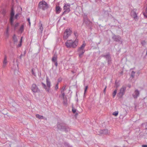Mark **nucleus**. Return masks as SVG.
Returning a JSON list of instances; mask_svg holds the SVG:
<instances>
[{"label":"nucleus","mask_w":147,"mask_h":147,"mask_svg":"<svg viewBox=\"0 0 147 147\" xmlns=\"http://www.w3.org/2000/svg\"><path fill=\"white\" fill-rule=\"evenodd\" d=\"M65 44L67 48H75L78 44V40L76 39L74 41L71 40H67Z\"/></svg>","instance_id":"1"},{"label":"nucleus","mask_w":147,"mask_h":147,"mask_svg":"<svg viewBox=\"0 0 147 147\" xmlns=\"http://www.w3.org/2000/svg\"><path fill=\"white\" fill-rule=\"evenodd\" d=\"M57 126L58 129L64 131L66 132L70 130L69 127L63 123L58 122Z\"/></svg>","instance_id":"2"},{"label":"nucleus","mask_w":147,"mask_h":147,"mask_svg":"<svg viewBox=\"0 0 147 147\" xmlns=\"http://www.w3.org/2000/svg\"><path fill=\"white\" fill-rule=\"evenodd\" d=\"M83 44L81 46L79 47L78 49V52L79 55V58L81 59L84 56V54L85 52V50L84 49L86 45V44L85 42V41H84Z\"/></svg>","instance_id":"3"},{"label":"nucleus","mask_w":147,"mask_h":147,"mask_svg":"<svg viewBox=\"0 0 147 147\" xmlns=\"http://www.w3.org/2000/svg\"><path fill=\"white\" fill-rule=\"evenodd\" d=\"M39 9L45 10L47 9L49 7L48 5L45 1H42L39 2L38 5Z\"/></svg>","instance_id":"4"},{"label":"nucleus","mask_w":147,"mask_h":147,"mask_svg":"<svg viewBox=\"0 0 147 147\" xmlns=\"http://www.w3.org/2000/svg\"><path fill=\"white\" fill-rule=\"evenodd\" d=\"M70 4L65 3L63 6V10L64 11L62 13L61 16L69 13L70 11Z\"/></svg>","instance_id":"5"},{"label":"nucleus","mask_w":147,"mask_h":147,"mask_svg":"<svg viewBox=\"0 0 147 147\" xmlns=\"http://www.w3.org/2000/svg\"><path fill=\"white\" fill-rule=\"evenodd\" d=\"M112 38L115 42H120L121 44L122 43V39L119 36L116 35L115 34H113Z\"/></svg>","instance_id":"6"},{"label":"nucleus","mask_w":147,"mask_h":147,"mask_svg":"<svg viewBox=\"0 0 147 147\" xmlns=\"http://www.w3.org/2000/svg\"><path fill=\"white\" fill-rule=\"evenodd\" d=\"M71 28L66 29L64 33L63 39L64 40L67 39L69 36L71 35Z\"/></svg>","instance_id":"7"},{"label":"nucleus","mask_w":147,"mask_h":147,"mask_svg":"<svg viewBox=\"0 0 147 147\" xmlns=\"http://www.w3.org/2000/svg\"><path fill=\"white\" fill-rule=\"evenodd\" d=\"M83 23L84 24L87 26H90L92 24V22L88 19L86 15L84 16L83 17Z\"/></svg>","instance_id":"8"},{"label":"nucleus","mask_w":147,"mask_h":147,"mask_svg":"<svg viewBox=\"0 0 147 147\" xmlns=\"http://www.w3.org/2000/svg\"><path fill=\"white\" fill-rule=\"evenodd\" d=\"M126 89V87L124 86H122V87L120 89V92L118 94V97L119 98H121L123 96L124 94Z\"/></svg>","instance_id":"9"},{"label":"nucleus","mask_w":147,"mask_h":147,"mask_svg":"<svg viewBox=\"0 0 147 147\" xmlns=\"http://www.w3.org/2000/svg\"><path fill=\"white\" fill-rule=\"evenodd\" d=\"M31 90L34 92H40V90H39L36 85L35 84H33L31 87Z\"/></svg>","instance_id":"10"},{"label":"nucleus","mask_w":147,"mask_h":147,"mask_svg":"<svg viewBox=\"0 0 147 147\" xmlns=\"http://www.w3.org/2000/svg\"><path fill=\"white\" fill-rule=\"evenodd\" d=\"M101 56L104 57L106 58L109 64L110 63V62L111 61V57L109 53H108L106 55H102Z\"/></svg>","instance_id":"11"},{"label":"nucleus","mask_w":147,"mask_h":147,"mask_svg":"<svg viewBox=\"0 0 147 147\" xmlns=\"http://www.w3.org/2000/svg\"><path fill=\"white\" fill-rule=\"evenodd\" d=\"M140 92L138 89H136L132 94V96L134 99H136L139 96Z\"/></svg>","instance_id":"12"},{"label":"nucleus","mask_w":147,"mask_h":147,"mask_svg":"<svg viewBox=\"0 0 147 147\" xmlns=\"http://www.w3.org/2000/svg\"><path fill=\"white\" fill-rule=\"evenodd\" d=\"M46 82L47 84V87L48 88L47 90H49V92L50 90V87H51V82L49 80V78L48 77H46Z\"/></svg>","instance_id":"13"},{"label":"nucleus","mask_w":147,"mask_h":147,"mask_svg":"<svg viewBox=\"0 0 147 147\" xmlns=\"http://www.w3.org/2000/svg\"><path fill=\"white\" fill-rule=\"evenodd\" d=\"M99 134H98V135H106L108 133V130L107 129H104L103 130H100L99 131Z\"/></svg>","instance_id":"14"},{"label":"nucleus","mask_w":147,"mask_h":147,"mask_svg":"<svg viewBox=\"0 0 147 147\" xmlns=\"http://www.w3.org/2000/svg\"><path fill=\"white\" fill-rule=\"evenodd\" d=\"M12 39L14 44H16L18 42V40L17 37L15 34H14L13 35Z\"/></svg>","instance_id":"15"},{"label":"nucleus","mask_w":147,"mask_h":147,"mask_svg":"<svg viewBox=\"0 0 147 147\" xmlns=\"http://www.w3.org/2000/svg\"><path fill=\"white\" fill-rule=\"evenodd\" d=\"M131 14L134 19H136L137 18V15L136 13L135 9H134L133 11H132Z\"/></svg>","instance_id":"16"},{"label":"nucleus","mask_w":147,"mask_h":147,"mask_svg":"<svg viewBox=\"0 0 147 147\" xmlns=\"http://www.w3.org/2000/svg\"><path fill=\"white\" fill-rule=\"evenodd\" d=\"M56 13H59L61 11L62 9L59 6H56L55 8Z\"/></svg>","instance_id":"17"},{"label":"nucleus","mask_w":147,"mask_h":147,"mask_svg":"<svg viewBox=\"0 0 147 147\" xmlns=\"http://www.w3.org/2000/svg\"><path fill=\"white\" fill-rule=\"evenodd\" d=\"M7 56L6 55H5L4 58V60H3V67H5L6 65V64L7 62Z\"/></svg>","instance_id":"18"},{"label":"nucleus","mask_w":147,"mask_h":147,"mask_svg":"<svg viewBox=\"0 0 147 147\" xmlns=\"http://www.w3.org/2000/svg\"><path fill=\"white\" fill-rule=\"evenodd\" d=\"M39 24L40 27L39 29V30L40 31L41 33H42L43 28L42 26V24L40 22V23H39Z\"/></svg>","instance_id":"19"},{"label":"nucleus","mask_w":147,"mask_h":147,"mask_svg":"<svg viewBox=\"0 0 147 147\" xmlns=\"http://www.w3.org/2000/svg\"><path fill=\"white\" fill-rule=\"evenodd\" d=\"M52 61L53 62H55L57 61V55H56L54 54L53 56V57Z\"/></svg>","instance_id":"20"},{"label":"nucleus","mask_w":147,"mask_h":147,"mask_svg":"<svg viewBox=\"0 0 147 147\" xmlns=\"http://www.w3.org/2000/svg\"><path fill=\"white\" fill-rule=\"evenodd\" d=\"M63 103L64 105H67V100L66 97L63 98Z\"/></svg>","instance_id":"21"},{"label":"nucleus","mask_w":147,"mask_h":147,"mask_svg":"<svg viewBox=\"0 0 147 147\" xmlns=\"http://www.w3.org/2000/svg\"><path fill=\"white\" fill-rule=\"evenodd\" d=\"M14 10L13 7L11 8V11L10 13V17H14Z\"/></svg>","instance_id":"22"},{"label":"nucleus","mask_w":147,"mask_h":147,"mask_svg":"<svg viewBox=\"0 0 147 147\" xmlns=\"http://www.w3.org/2000/svg\"><path fill=\"white\" fill-rule=\"evenodd\" d=\"M41 84H42V86L48 92H49V90H47V89H48V88L46 85L42 82H41Z\"/></svg>","instance_id":"23"},{"label":"nucleus","mask_w":147,"mask_h":147,"mask_svg":"<svg viewBox=\"0 0 147 147\" xmlns=\"http://www.w3.org/2000/svg\"><path fill=\"white\" fill-rule=\"evenodd\" d=\"M24 29V26L23 25H22L21 26L19 29V31L21 33H22L23 32V31Z\"/></svg>","instance_id":"24"},{"label":"nucleus","mask_w":147,"mask_h":147,"mask_svg":"<svg viewBox=\"0 0 147 147\" xmlns=\"http://www.w3.org/2000/svg\"><path fill=\"white\" fill-rule=\"evenodd\" d=\"M36 118L39 119H43L44 118V117L43 116L40 115L38 114H36Z\"/></svg>","instance_id":"25"},{"label":"nucleus","mask_w":147,"mask_h":147,"mask_svg":"<svg viewBox=\"0 0 147 147\" xmlns=\"http://www.w3.org/2000/svg\"><path fill=\"white\" fill-rule=\"evenodd\" d=\"M13 17H10V23L12 26H13Z\"/></svg>","instance_id":"26"},{"label":"nucleus","mask_w":147,"mask_h":147,"mask_svg":"<svg viewBox=\"0 0 147 147\" xmlns=\"http://www.w3.org/2000/svg\"><path fill=\"white\" fill-rule=\"evenodd\" d=\"M117 89H115V90L114 91V92L113 93V98H114L115 97V95L117 92Z\"/></svg>","instance_id":"27"},{"label":"nucleus","mask_w":147,"mask_h":147,"mask_svg":"<svg viewBox=\"0 0 147 147\" xmlns=\"http://www.w3.org/2000/svg\"><path fill=\"white\" fill-rule=\"evenodd\" d=\"M135 74V71H132L131 72V76L132 78H134Z\"/></svg>","instance_id":"28"},{"label":"nucleus","mask_w":147,"mask_h":147,"mask_svg":"<svg viewBox=\"0 0 147 147\" xmlns=\"http://www.w3.org/2000/svg\"><path fill=\"white\" fill-rule=\"evenodd\" d=\"M115 86L116 88H117L119 86V84L118 82L115 81Z\"/></svg>","instance_id":"29"},{"label":"nucleus","mask_w":147,"mask_h":147,"mask_svg":"<svg viewBox=\"0 0 147 147\" xmlns=\"http://www.w3.org/2000/svg\"><path fill=\"white\" fill-rule=\"evenodd\" d=\"M22 37H21V38L20 41V43L18 44V45H17V47H21L22 45Z\"/></svg>","instance_id":"30"},{"label":"nucleus","mask_w":147,"mask_h":147,"mask_svg":"<svg viewBox=\"0 0 147 147\" xmlns=\"http://www.w3.org/2000/svg\"><path fill=\"white\" fill-rule=\"evenodd\" d=\"M118 111H115L113 113V115H114L115 116H117L118 115Z\"/></svg>","instance_id":"31"},{"label":"nucleus","mask_w":147,"mask_h":147,"mask_svg":"<svg viewBox=\"0 0 147 147\" xmlns=\"http://www.w3.org/2000/svg\"><path fill=\"white\" fill-rule=\"evenodd\" d=\"M74 34L76 38L78 36V34L77 32V31H76L74 32Z\"/></svg>","instance_id":"32"},{"label":"nucleus","mask_w":147,"mask_h":147,"mask_svg":"<svg viewBox=\"0 0 147 147\" xmlns=\"http://www.w3.org/2000/svg\"><path fill=\"white\" fill-rule=\"evenodd\" d=\"M72 111L73 113H75L76 111V110L73 107H72Z\"/></svg>","instance_id":"33"},{"label":"nucleus","mask_w":147,"mask_h":147,"mask_svg":"<svg viewBox=\"0 0 147 147\" xmlns=\"http://www.w3.org/2000/svg\"><path fill=\"white\" fill-rule=\"evenodd\" d=\"M61 93L62 94L61 96H62L63 98H65V94L64 92H61Z\"/></svg>","instance_id":"34"},{"label":"nucleus","mask_w":147,"mask_h":147,"mask_svg":"<svg viewBox=\"0 0 147 147\" xmlns=\"http://www.w3.org/2000/svg\"><path fill=\"white\" fill-rule=\"evenodd\" d=\"M65 87H66L65 86H63L62 88L61 92H64V91H65Z\"/></svg>","instance_id":"35"},{"label":"nucleus","mask_w":147,"mask_h":147,"mask_svg":"<svg viewBox=\"0 0 147 147\" xmlns=\"http://www.w3.org/2000/svg\"><path fill=\"white\" fill-rule=\"evenodd\" d=\"M58 83H57L55 85V89L56 90H57L58 89Z\"/></svg>","instance_id":"36"},{"label":"nucleus","mask_w":147,"mask_h":147,"mask_svg":"<svg viewBox=\"0 0 147 147\" xmlns=\"http://www.w3.org/2000/svg\"><path fill=\"white\" fill-rule=\"evenodd\" d=\"M32 75L34 76H36V74L34 73V71L33 69H32Z\"/></svg>","instance_id":"37"},{"label":"nucleus","mask_w":147,"mask_h":147,"mask_svg":"<svg viewBox=\"0 0 147 147\" xmlns=\"http://www.w3.org/2000/svg\"><path fill=\"white\" fill-rule=\"evenodd\" d=\"M27 21L28 22V23L29 24V25L30 26V25H31V23H30V18H28L27 19Z\"/></svg>","instance_id":"38"},{"label":"nucleus","mask_w":147,"mask_h":147,"mask_svg":"<svg viewBox=\"0 0 147 147\" xmlns=\"http://www.w3.org/2000/svg\"><path fill=\"white\" fill-rule=\"evenodd\" d=\"M88 88V86H86V87L85 88V89H84V94H85L86 92V91H87Z\"/></svg>","instance_id":"39"},{"label":"nucleus","mask_w":147,"mask_h":147,"mask_svg":"<svg viewBox=\"0 0 147 147\" xmlns=\"http://www.w3.org/2000/svg\"><path fill=\"white\" fill-rule=\"evenodd\" d=\"M5 35H6V36H7V37H8V36H9V32H8V31H6V33H5Z\"/></svg>","instance_id":"40"},{"label":"nucleus","mask_w":147,"mask_h":147,"mask_svg":"<svg viewBox=\"0 0 147 147\" xmlns=\"http://www.w3.org/2000/svg\"><path fill=\"white\" fill-rule=\"evenodd\" d=\"M19 25V23H16L14 26V27L15 28H16V27H17Z\"/></svg>","instance_id":"41"},{"label":"nucleus","mask_w":147,"mask_h":147,"mask_svg":"<svg viewBox=\"0 0 147 147\" xmlns=\"http://www.w3.org/2000/svg\"><path fill=\"white\" fill-rule=\"evenodd\" d=\"M19 15V13H17L16 14V15L15 16V18L16 19H17V17Z\"/></svg>","instance_id":"42"},{"label":"nucleus","mask_w":147,"mask_h":147,"mask_svg":"<svg viewBox=\"0 0 147 147\" xmlns=\"http://www.w3.org/2000/svg\"><path fill=\"white\" fill-rule=\"evenodd\" d=\"M66 144L67 147H73L71 146H70L68 144L66 143Z\"/></svg>","instance_id":"43"},{"label":"nucleus","mask_w":147,"mask_h":147,"mask_svg":"<svg viewBox=\"0 0 147 147\" xmlns=\"http://www.w3.org/2000/svg\"><path fill=\"white\" fill-rule=\"evenodd\" d=\"M145 42L144 41H142V42H141V44L143 45H144L145 44Z\"/></svg>","instance_id":"44"},{"label":"nucleus","mask_w":147,"mask_h":147,"mask_svg":"<svg viewBox=\"0 0 147 147\" xmlns=\"http://www.w3.org/2000/svg\"><path fill=\"white\" fill-rule=\"evenodd\" d=\"M54 62L55 63V65L57 67V64H58L57 61Z\"/></svg>","instance_id":"45"},{"label":"nucleus","mask_w":147,"mask_h":147,"mask_svg":"<svg viewBox=\"0 0 147 147\" xmlns=\"http://www.w3.org/2000/svg\"><path fill=\"white\" fill-rule=\"evenodd\" d=\"M5 13H6V12H5V10H3V11L2 12V14H3L4 15Z\"/></svg>","instance_id":"46"},{"label":"nucleus","mask_w":147,"mask_h":147,"mask_svg":"<svg viewBox=\"0 0 147 147\" xmlns=\"http://www.w3.org/2000/svg\"><path fill=\"white\" fill-rule=\"evenodd\" d=\"M106 88H107V87H106V86L105 88H104V90H103V92L105 93V90H106Z\"/></svg>","instance_id":"47"},{"label":"nucleus","mask_w":147,"mask_h":147,"mask_svg":"<svg viewBox=\"0 0 147 147\" xmlns=\"http://www.w3.org/2000/svg\"><path fill=\"white\" fill-rule=\"evenodd\" d=\"M142 147H147V145H142Z\"/></svg>","instance_id":"48"},{"label":"nucleus","mask_w":147,"mask_h":147,"mask_svg":"<svg viewBox=\"0 0 147 147\" xmlns=\"http://www.w3.org/2000/svg\"><path fill=\"white\" fill-rule=\"evenodd\" d=\"M9 27H7V28L6 31H7H7L8 32L9 30Z\"/></svg>","instance_id":"49"},{"label":"nucleus","mask_w":147,"mask_h":147,"mask_svg":"<svg viewBox=\"0 0 147 147\" xmlns=\"http://www.w3.org/2000/svg\"><path fill=\"white\" fill-rule=\"evenodd\" d=\"M22 54H21V55H20V59H21V58H22Z\"/></svg>","instance_id":"50"},{"label":"nucleus","mask_w":147,"mask_h":147,"mask_svg":"<svg viewBox=\"0 0 147 147\" xmlns=\"http://www.w3.org/2000/svg\"><path fill=\"white\" fill-rule=\"evenodd\" d=\"M61 80L60 79H59L58 80V82H60L61 81Z\"/></svg>","instance_id":"51"},{"label":"nucleus","mask_w":147,"mask_h":147,"mask_svg":"<svg viewBox=\"0 0 147 147\" xmlns=\"http://www.w3.org/2000/svg\"><path fill=\"white\" fill-rule=\"evenodd\" d=\"M63 20H65L66 19L65 17L63 18Z\"/></svg>","instance_id":"52"},{"label":"nucleus","mask_w":147,"mask_h":147,"mask_svg":"<svg viewBox=\"0 0 147 147\" xmlns=\"http://www.w3.org/2000/svg\"><path fill=\"white\" fill-rule=\"evenodd\" d=\"M128 87H129V88H130L131 87L130 85H129V86Z\"/></svg>","instance_id":"53"},{"label":"nucleus","mask_w":147,"mask_h":147,"mask_svg":"<svg viewBox=\"0 0 147 147\" xmlns=\"http://www.w3.org/2000/svg\"><path fill=\"white\" fill-rule=\"evenodd\" d=\"M145 129L147 130V128H146V129Z\"/></svg>","instance_id":"54"},{"label":"nucleus","mask_w":147,"mask_h":147,"mask_svg":"<svg viewBox=\"0 0 147 147\" xmlns=\"http://www.w3.org/2000/svg\"><path fill=\"white\" fill-rule=\"evenodd\" d=\"M147 126V125H146V127Z\"/></svg>","instance_id":"55"}]
</instances>
